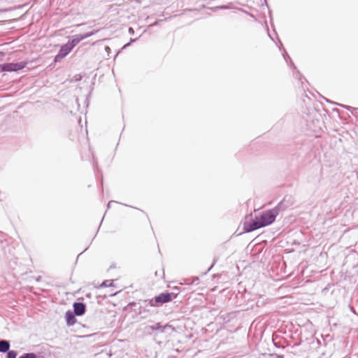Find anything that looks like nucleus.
Returning <instances> with one entry per match:
<instances>
[{"label":"nucleus","instance_id":"1a4fd4ad","mask_svg":"<svg viewBox=\"0 0 358 358\" xmlns=\"http://www.w3.org/2000/svg\"><path fill=\"white\" fill-rule=\"evenodd\" d=\"M167 327V325H165V326H162L159 323H157L154 325H150L148 326L147 328L148 329H150V330H159L161 331H164V330L166 329V327Z\"/></svg>","mask_w":358,"mask_h":358},{"label":"nucleus","instance_id":"4468645a","mask_svg":"<svg viewBox=\"0 0 358 358\" xmlns=\"http://www.w3.org/2000/svg\"><path fill=\"white\" fill-rule=\"evenodd\" d=\"M345 108H346L348 110L352 109V107H350V106H345ZM353 110H358V108H353Z\"/></svg>","mask_w":358,"mask_h":358},{"label":"nucleus","instance_id":"20e7f679","mask_svg":"<svg viewBox=\"0 0 358 358\" xmlns=\"http://www.w3.org/2000/svg\"><path fill=\"white\" fill-rule=\"evenodd\" d=\"M96 31H93L90 32L85 33L84 34H76L72 37V39L69 41L68 43L71 45V46L73 48L77 44H78L81 41L94 35Z\"/></svg>","mask_w":358,"mask_h":358},{"label":"nucleus","instance_id":"7ed1b4c3","mask_svg":"<svg viewBox=\"0 0 358 358\" xmlns=\"http://www.w3.org/2000/svg\"><path fill=\"white\" fill-rule=\"evenodd\" d=\"M176 297V294L169 292H163L155 296V303L163 304L171 301Z\"/></svg>","mask_w":358,"mask_h":358},{"label":"nucleus","instance_id":"423d86ee","mask_svg":"<svg viewBox=\"0 0 358 358\" xmlns=\"http://www.w3.org/2000/svg\"><path fill=\"white\" fill-rule=\"evenodd\" d=\"M73 309L75 315L81 316L85 313V305L83 303H75Z\"/></svg>","mask_w":358,"mask_h":358},{"label":"nucleus","instance_id":"ddd939ff","mask_svg":"<svg viewBox=\"0 0 358 358\" xmlns=\"http://www.w3.org/2000/svg\"><path fill=\"white\" fill-rule=\"evenodd\" d=\"M109 281L108 280H106V281H103L102 282V284L101 285V287H107V286H109L112 284V282H110V284H108Z\"/></svg>","mask_w":358,"mask_h":358},{"label":"nucleus","instance_id":"f03ea898","mask_svg":"<svg viewBox=\"0 0 358 358\" xmlns=\"http://www.w3.org/2000/svg\"><path fill=\"white\" fill-rule=\"evenodd\" d=\"M25 67V63H6L0 64V72L3 71H17Z\"/></svg>","mask_w":358,"mask_h":358},{"label":"nucleus","instance_id":"9d476101","mask_svg":"<svg viewBox=\"0 0 358 358\" xmlns=\"http://www.w3.org/2000/svg\"><path fill=\"white\" fill-rule=\"evenodd\" d=\"M7 352V358H16L17 352L14 350H9Z\"/></svg>","mask_w":358,"mask_h":358},{"label":"nucleus","instance_id":"dca6fc26","mask_svg":"<svg viewBox=\"0 0 358 358\" xmlns=\"http://www.w3.org/2000/svg\"><path fill=\"white\" fill-rule=\"evenodd\" d=\"M105 49H106V51H109V50H110V48H109V47H108V46H106V47L105 48Z\"/></svg>","mask_w":358,"mask_h":358},{"label":"nucleus","instance_id":"39448f33","mask_svg":"<svg viewBox=\"0 0 358 358\" xmlns=\"http://www.w3.org/2000/svg\"><path fill=\"white\" fill-rule=\"evenodd\" d=\"M72 49L73 48L69 43L62 45L59 50V53L56 55L55 61L57 62L65 57L72 50Z\"/></svg>","mask_w":358,"mask_h":358},{"label":"nucleus","instance_id":"9b49d317","mask_svg":"<svg viewBox=\"0 0 358 358\" xmlns=\"http://www.w3.org/2000/svg\"><path fill=\"white\" fill-rule=\"evenodd\" d=\"M19 358H37L36 355L34 353H26L23 355L20 356Z\"/></svg>","mask_w":358,"mask_h":358},{"label":"nucleus","instance_id":"6e6552de","mask_svg":"<svg viewBox=\"0 0 358 358\" xmlns=\"http://www.w3.org/2000/svg\"><path fill=\"white\" fill-rule=\"evenodd\" d=\"M10 348V343L8 341H0V352H6Z\"/></svg>","mask_w":358,"mask_h":358},{"label":"nucleus","instance_id":"2eb2a0df","mask_svg":"<svg viewBox=\"0 0 358 358\" xmlns=\"http://www.w3.org/2000/svg\"><path fill=\"white\" fill-rule=\"evenodd\" d=\"M129 33L133 34L134 33V29L131 27H130L129 29Z\"/></svg>","mask_w":358,"mask_h":358},{"label":"nucleus","instance_id":"f8f14e48","mask_svg":"<svg viewBox=\"0 0 358 358\" xmlns=\"http://www.w3.org/2000/svg\"><path fill=\"white\" fill-rule=\"evenodd\" d=\"M148 304L150 306H156L158 303H155V297L148 300Z\"/></svg>","mask_w":358,"mask_h":358},{"label":"nucleus","instance_id":"f257e3e1","mask_svg":"<svg viewBox=\"0 0 358 358\" xmlns=\"http://www.w3.org/2000/svg\"><path fill=\"white\" fill-rule=\"evenodd\" d=\"M285 203L286 200L284 199L274 208L264 211L255 216L254 220L245 222L244 224V229L247 232H250L272 224L278 215L280 210H285L288 207V205L285 204Z\"/></svg>","mask_w":358,"mask_h":358},{"label":"nucleus","instance_id":"0eeeda50","mask_svg":"<svg viewBox=\"0 0 358 358\" xmlns=\"http://www.w3.org/2000/svg\"><path fill=\"white\" fill-rule=\"evenodd\" d=\"M65 318H66V324L69 326H72L76 322L75 314L73 312H71V310H69L66 313Z\"/></svg>","mask_w":358,"mask_h":358}]
</instances>
